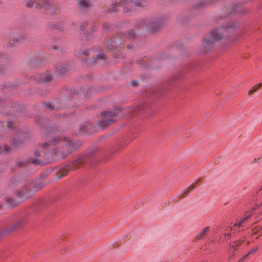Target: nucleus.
Masks as SVG:
<instances>
[{"mask_svg": "<svg viewBox=\"0 0 262 262\" xmlns=\"http://www.w3.org/2000/svg\"><path fill=\"white\" fill-rule=\"evenodd\" d=\"M238 26L233 22L227 23L218 29L212 30L209 33V37L214 42L227 39L233 33Z\"/></svg>", "mask_w": 262, "mask_h": 262, "instance_id": "obj_4", "label": "nucleus"}, {"mask_svg": "<svg viewBox=\"0 0 262 262\" xmlns=\"http://www.w3.org/2000/svg\"><path fill=\"white\" fill-rule=\"evenodd\" d=\"M80 145L79 142H74L63 135L55 136L49 142L42 144V147L45 149L49 148L50 146H56V148H51L43 154L40 150H36L34 152L36 158H30L27 162L36 165L53 163L68 157Z\"/></svg>", "mask_w": 262, "mask_h": 262, "instance_id": "obj_1", "label": "nucleus"}, {"mask_svg": "<svg viewBox=\"0 0 262 262\" xmlns=\"http://www.w3.org/2000/svg\"><path fill=\"white\" fill-rule=\"evenodd\" d=\"M0 167H1V168H2V170H0V172H2V171H3L4 170V169H5V168H4V166L3 165H1H1H0Z\"/></svg>", "mask_w": 262, "mask_h": 262, "instance_id": "obj_44", "label": "nucleus"}, {"mask_svg": "<svg viewBox=\"0 0 262 262\" xmlns=\"http://www.w3.org/2000/svg\"><path fill=\"white\" fill-rule=\"evenodd\" d=\"M146 3V0H115L107 11L111 13L121 9L123 13H131L136 11L137 7H143Z\"/></svg>", "mask_w": 262, "mask_h": 262, "instance_id": "obj_3", "label": "nucleus"}, {"mask_svg": "<svg viewBox=\"0 0 262 262\" xmlns=\"http://www.w3.org/2000/svg\"><path fill=\"white\" fill-rule=\"evenodd\" d=\"M24 162L23 161H19L17 162V166L21 167V166H24Z\"/></svg>", "mask_w": 262, "mask_h": 262, "instance_id": "obj_40", "label": "nucleus"}, {"mask_svg": "<svg viewBox=\"0 0 262 262\" xmlns=\"http://www.w3.org/2000/svg\"><path fill=\"white\" fill-rule=\"evenodd\" d=\"M5 201L11 207H13L16 204L15 201L13 199L0 197V208L3 206Z\"/></svg>", "mask_w": 262, "mask_h": 262, "instance_id": "obj_14", "label": "nucleus"}, {"mask_svg": "<svg viewBox=\"0 0 262 262\" xmlns=\"http://www.w3.org/2000/svg\"><path fill=\"white\" fill-rule=\"evenodd\" d=\"M261 84H262L261 83H259L258 84H256L254 86H253L251 88V89L249 91V94H250L255 92L257 91V90H258L260 88V86L261 85Z\"/></svg>", "mask_w": 262, "mask_h": 262, "instance_id": "obj_25", "label": "nucleus"}, {"mask_svg": "<svg viewBox=\"0 0 262 262\" xmlns=\"http://www.w3.org/2000/svg\"><path fill=\"white\" fill-rule=\"evenodd\" d=\"M67 67L66 65H59L56 67V71L58 74H61L64 73L67 71Z\"/></svg>", "mask_w": 262, "mask_h": 262, "instance_id": "obj_19", "label": "nucleus"}, {"mask_svg": "<svg viewBox=\"0 0 262 262\" xmlns=\"http://www.w3.org/2000/svg\"><path fill=\"white\" fill-rule=\"evenodd\" d=\"M13 186L20 185L16 191L18 197L23 199H28L31 197L34 193L41 189L43 185L32 180H23L19 176H15L11 180Z\"/></svg>", "mask_w": 262, "mask_h": 262, "instance_id": "obj_2", "label": "nucleus"}, {"mask_svg": "<svg viewBox=\"0 0 262 262\" xmlns=\"http://www.w3.org/2000/svg\"><path fill=\"white\" fill-rule=\"evenodd\" d=\"M26 36L23 34H19L15 35L13 38L10 39L8 45L10 47H14L22 42L26 39Z\"/></svg>", "mask_w": 262, "mask_h": 262, "instance_id": "obj_11", "label": "nucleus"}, {"mask_svg": "<svg viewBox=\"0 0 262 262\" xmlns=\"http://www.w3.org/2000/svg\"><path fill=\"white\" fill-rule=\"evenodd\" d=\"M25 137V134L21 130L17 131V135H15L12 139V145L14 147H18L23 144Z\"/></svg>", "mask_w": 262, "mask_h": 262, "instance_id": "obj_10", "label": "nucleus"}, {"mask_svg": "<svg viewBox=\"0 0 262 262\" xmlns=\"http://www.w3.org/2000/svg\"><path fill=\"white\" fill-rule=\"evenodd\" d=\"M88 23L86 22H84L82 24H81L80 26V29L82 31H84L85 30V29H86V28L88 26Z\"/></svg>", "mask_w": 262, "mask_h": 262, "instance_id": "obj_33", "label": "nucleus"}, {"mask_svg": "<svg viewBox=\"0 0 262 262\" xmlns=\"http://www.w3.org/2000/svg\"><path fill=\"white\" fill-rule=\"evenodd\" d=\"M251 214L247 215L246 217H245L242 221H241L237 224H235V226H240L246 220H247L250 216Z\"/></svg>", "mask_w": 262, "mask_h": 262, "instance_id": "obj_31", "label": "nucleus"}, {"mask_svg": "<svg viewBox=\"0 0 262 262\" xmlns=\"http://www.w3.org/2000/svg\"><path fill=\"white\" fill-rule=\"evenodd\" d=\"M250 256L249 255H248V253L244 255L242 258L239 259L237 262H243L245 260H246Z\"/></svg>", "mask_w": 262, "mask_h": 262, "instance_id": "obj_34", "label": "nucleus"}, {"mask_svg": "<svg viewBox=\"0 0 262 262\" xmlns=\"http://www.w3.org/2000/svg\"><path fill=\"white\" fill-rule=\"evenodd\" d=\"M53 79V76L49 73L46 72L41 74L39 77V81L43 82H48L51 81Z\"/></svg>", "mask_w": 262, "mask_h": 262, "instance_id": "obj_15", "label": "nucleus"}, {"mask_svg": "<svg viewBox=\"0 0 262 262\" xmlns=\"http://www.w3.org/2000/svg\"><path fill=\"white\" fill-rule=\"evenodd\" d=\"M210 231V228L206 227L196 235V238L198 240L202 239L204 236Z\"/></svg>", "mask_w": 262, "mask_h": 262, "instance_id": "obj_17", "label": "nucleus"}, {"mask_svg": "<svg viewBox=\"0 0 262 262\" xmlns=\"http://www.w3.org/2000/svg\"><path fill=\"white\" fill-rule=\"evenodd\" d=\"M230 235H231V234L230 233H225V236L226 237H228V239L230 238Z\"/></svg>", "mask_w": 262, "mask_h": 262, "instance_id": "obj_43", "label": "nucleus"}, {"mask_svg": "<svg viewBox=\"0 0 262 262\" xmlns=\"http://www.w3.org/2000/svg\"><path fill=\"white\" fill-rule=\"evenodd\" d=\"M90 54V51L84 50L82 52H79L78 53V55H84L85 56H88V55Z\"/></svg>", "mask_w": 262, "mask_h": 262, "instance_id": "obj_30", "label": "nucleus"}, {"mask_svg": "<svg viewBox=\"0 0 262 262\" xmlns=\"http://www.w3.org/2000/svg\"><path fill=\"white\" fill-rule=\"evenodd\" d=\"M86 162V160L85 156L77 158L69 164L57 171L56 174V177L58 179L61 178L66 176L70 171H74L77 169Z\"/></svg>", "mask_w": 262, "mask_h": 262, "instance_id": "obj_5", "label": "nucleus"}, {"mask_svg": "<svg viewBox=\"0 0 262 262\" xmlns=\"http://www.w3.org/2000/svg\"><path fill=\"white\" fill-rule=\"evenodd\" d=\"M87 126L86 123H82L79 127V133H88L86 132Z\"/></svg>", "mask_w": 262, "mask_h": 262, "instance_id": "obj_23", "label": "nucleus"}, {"mask_svg": "<svg viewBox=\"0 0 262 262\" xmlns=\"http://www.w3.org/2000/svg\"><path fill=\"white\" fill-rule=\"evenodd\" d=\"M92 30L93 31H95L96 29H95V27L94 26H92Z\"/></svg>", "mask_w": 262, "mask_h": 262, "instance_id": "obj_46", "label": "nucleus"}, {"mask_svg": "<svg viewBox=\"0 0 262 262\" xmlns=\"http://www.w3.org/2000/svg\"><path fill=\"white\" fill-rule=\"evenodd\" d=\"M244 242V239H243L242 240H239V241H236L234 242L232 245L231 246V248L234 249V250H236L238 247L239 245L241 244V243H243Z\"/></svg>", "mask_w": 262, "mask_h": 262, "instance_id": "obj_24", "label": "nucleus"}, {"mask_svg": "<svg viewBox=\"0 0 262 262\" xmlns=\"http://www.w3.org/2000/svg\"><path fill=\"white\" fill-rule=\"evenodd\" d=\"M258 250V247H256L254 248H253L252 250H251L248 253V255H249L250 256L254 254L255 253V252Z\"/></svg>", "mask_w": 262, "mask_h": 262, "instance_id": "obj_35", "label": "nucleus"}, {"mask_svg": "<svg viewBox=\"0 0 262 262\" xmlns=\"http://www.w3.org/2000/svg\"><path fill=\"white\" fill-rule=\"evenodd\" d=\"M7 128L9 129H11L14 127V123L11 122H8L7 123Z\"/></svg>", "mask_w": 262, "mask_h": 262, "instance_id": "obj_36", "label": "nucleus"}, {"mask_svg": "<svg viewBox=\"0 0 262 262\" xmlns=\"http://www.w3.org/2000/svg\"><path fill=\"white\" fill-rule=\"evenodd\" d=\"M256 209V207H253L252 208V210H255Z\"/></svg>", "mask_w": 262, "mask_h": 262, "instance_id": "obj_48", "label": "nucleus"}, {"mask_svg": "<svg viewBox=\"0 0 262 262\" xmlns=\"http://www.w3.org/2000/svg\"><path fill=\"white\" fill-rule=\"evenodd\" d=\"M121 111L122 110L120 111L119 108H116L114 111L103 112L98 123L99 125L104 127L110 125L116 120L115 117H117L119 112Z\"/></svg>", "mask_w": 262, "mask_h": 262, "instance_id": "obj_8", "label": "nucleus"}, {"mask_svg": "<svg viewBox=\"0 0 262 262\" xmlns=\"http://www.w3.org/2000/svg\"><path fill=\"white\" fill-rule=\"evenodd\" d=\"M11 150L10 147H7L5 145H0V154H6Z\"/></svg>", "mask_w": 262, "mask_h": 262, "instance_id": "obj_20", "label": "nucleus"}, {"mask_svg": "<svg viewBox=\"0 0 262 262\" xmlns=\"http://www.w3.org/2000/svg\"><path fill=\"white\" fill-rule=\"evenodd\" d=\"M45 105L46 107L49 108L51 110H53L55 108H56L57 110H59L61 108V107L58 106L55 107V105H52L51 103L49 102L45 103Z\"/></svg>", "mask_w": 262, "mask_h": 262, "instance_id": "obj_26", "label": "nucleus"}, {"mask_svg": "<svg viewBox=\"0 0 262 262\" xmlns=\"http://www.w3.org/2000/svg\"><path fill=\"white\" fill-rule=\"evenodd\" d=\"M111 26L107 23H104L103 25V28L104 31L110 30Z\"/></svg>", "mask_w": 262, "mask_h": 262, "instance_id": "obj_29", "label": "nucleus"}, {"mask_svg": "<svg viewBox=\"0 0 262 262\" xmlns=\"http://www.w3.org/2000/svg\"><path fill=\"white\" fill-rule=\"evenodd\" d=\"M136 33L133 30L131 32H128L127 35H123V36L124 38H131L135 36Z\"/></svg>", "mask_w": 262, "mask_h": 262, "instance_id": "obj_27", "label": "nucleus"}, {"mask_svg": "<svg viewBox=\"0 0 262 262\" xmlns=\"http://www.w3.org/2000/svg\"><path fill=\"white\" fill-rule=\"evenodd\" d=\"M26 6L28 8H31V7H37L38 4L36 3V2L35 1V0H30L29 1L26 2Z\"/></svg>", "mask_w": 262, "mask_h": 262, "instance_id": "obj_21", "label": "nucleus"}, {"mask_svg": "<svg viewBox=\"0 0 262 262\" xmlns=\"http://www.w3.org/2000/svg\"><path fill=\"white\" fill-rule=\"evenodd\" d=\"M135 234V232L134 231L132 232L131 233H130L129 234L127 235L126 238L127 239H132L133 238L132 236L133 235H134Z\"/></svg>", "mask_w": 262, "mask_h": 262, "instance_id": "obj_37", "label": "nucleus"}, {"mask_svg": "<svg viewBox=\"0 0 262 262\" xmlns=\"http://www.w3.org/2000/svg\"><path fill=\"white\" fill-rule=\"evenodd\" d=\"M214 41L211 40L209 37L205 39L202 42L201 50L203 53H206L210 50L214 46Z\"/></svg>", "mask_w": 262, "mask_h": 262, "instance_id": "obj_12", "label": "nucleus"}, {"mask_svg": "<svg viewBox=\"0 0 262 262\" xmlns=\"http://www.w3.org/2000/svg\"><path fill=\"white\" fill-rule=\"evenodd\" d=\"M78 4L82 8H86L91 7L92 0H78Z\"/></svg>", "mask_w": 262, "mask_h": 262, "instance_id": "obj_16", "label": "nucleus"}, {"mask_svg": "<svg viewBox=\"0 0 262 262\" xmlns=\"http://www.w3.org/2000/svg\"><path fill=\"white\" fill-rule=\"evenodd\" d=\"M138 109L139 108L138 107H134V108H132V107H130V108H128L125 110L124 111V114H128L129 115H134L135 114H136L137 112V111H138Z\"/></svg>", "mask_w": 262, "mask_h": 262, "instance_id": "obj_18", "label": "nucleus"}, {"mask_svg": "<svg viewBox=\"0 0 262 262\" xmlns=\"http://www.w3.org/2000/svg\"><path fill=\"white\" fill-rule=\"evenodd\" d=\"M260 160V158H255V159H254L251 161V163L252 164H255V163H256L258 162V161H259V160Z\"/></svg>", "mask_w": 262, "mask_h": 262, "instance_id": "obj_39", "label": "nucleus"}, {"mask_svg": "<svg viewBox=\"0 0 262 262\" xmlns=\"http://www.w3.org/2000/svg\"><path fill=\"white\" fill-rule=\"evenodd\" d=\"M122 37L119 36L118 38L115 37L110 40L107 41L106 46L107 48L110 50H114L115 48L121 47L122 45H123L124 39H121Z\"/></svg>", "mask_w": 262, "mask_h": 262, "instance_id": "obj_9", "label": "nucleus"}, {"mask_svg": "<svg viewBox=\"0 0 262 262\" xmlns=\"http://www.w3.org/2000/svg\"><path fill=\"white\" fill-rule=\"evenodd\" d=\"M235 11L243 13L245 11V9L244 8L239 7L238 5H236V7L233 9V12Z\"/></svg>", "mask_w": 262, "mask_h": 262, "instance_id": "obj_28", "label": "nucleus"}, {"mask_svg": "<svg viewBox=\"0 0 262 262\" xmlns=\"http://www.w3.org/2000/svg\"><path fill=\"white\" fill-rule=\"evenodd\" d=\"M127 48L128 49H131V48H132V46L128 45H127Z\"/></svg>", "mask_w": 262, "mask_h": 262, "instance_id": "obj_47", "label": "nucleus"}, {"mask_svg": "<svg viewBox=\"0 0 262 262\" xmlns=\"http://www.w3.org/2000/svg\"><path fill=\"white\" fill-rule=\"evenodd\" d=\"M130 83L134 86H136L138 85V82L136 81H131Z\"/></svg>", "mask_w": 262, "mask_h": 262, "instance_id": "obj_41", "label": "nucleus"}, {"mask_svg": "<svg viewBox=\"0 0 262 262\" xmlns=\"http://www.w3.org/2000/svg\"><path fill=\"white\" fill-rule=\"evenodd\" d=\"M5 125H1V123H0V132H3L4 130V126Z\"/></svg>", "mask_w": 262, "mask_h": 262, "instance_id": "obj_42", "label": "nucleus"}, {"mask_svg": "<svg viewBox=\"0 0 262 262\" xmlns=\"http://www.w3.org/2000/svg\"><path fill=\"white\" fill-rule=\"evenodd\" d=\"M2 100H0V102H1Z\"/></svg>", "mask_w": 262, "mask_h": 262, "instance_id": "obj_50", "label": "nucleus"}, {"mask_svg": "<svg viewBox=\"0 0 262 262\" xmlns=\"http://www.w3.org/2000/svg\"><path fill=\"white\" fill-rule=\"evenodd\" d=\"M52 48L54 50H55L58 48V47H57L56 45H54V46H52Z\"/></svg>", "mask_w": 262, "mask_h": 262, "instance_id": "obj_45", "label": "nucleus"}, {"mask_svg": "<svg viewBox=\"0 0 262 262\" xmlns=\"http://www.w3.org/2000/svg\"><path fill=\"white\" fill-rule=\"evenodd\" d=\"M260 214H262V211L261 212Z\"/></svg>", "mask_w": 262, "mask_h": 262, "instance_id": "obj_49", "label": "nucleus"}, {"mask_svg": "<svg viewBox=\"0 0 262 262\" xmlns=\"http://www.w3.org/2000/svg\"><path fill=\"white\" fill-rule=\"evenodd\" d=\"M200 182L201 180L198 179L194 183L192 184L189 187H188L185 190H184V192L181 195V199H183L186 197L191 191H192L194 189H195L196 187V185Z\"/></svg>", "mask_w": 262, "mask_h": 262, "instance_id": "obj_13", "label": "nucleus"}, {"mask_svg": "<svg viewBox=\"0 0 262 262\" xmlns=\"http://www.w3.org/2000/svg\"><path fill=\"white\" fill-rule=\"evenodd\" d=\"M163 17L145 18L141 23V26L150 31H157L164 24Z\"/></svg>", "mask_w": 262, "mask_h": 262, "instance_id": "obj_7", "label": "nucleus"}, {"mask_svg": "<svg viewBox=\"0 0 262 262\" xmlns=\"http://www.w3.org/2000/svg\"><path fill=\"white\" fill-rule=\"evenodd\" d=\"M27 222V218L21 217L17 220L12 224L2 229H0V238L10 235L16 231L21 229L25 227Z\"/></svg>", "mask_w": 262, "mask_h": 262, "instance_id": "obj_6", "label": "nucleus"}, {"mask_svg": "<svg viewBox=\"0 0 262 262\" xmlns=\"http://www.w3.org/2000/svg\"><path fill=\"white\" fill-rule=\"evenodd\" d=\"M106 58V56L105 54L102 53H99L97 54L96 58H94V62L98 63L99 60H104Z\"/></svg>", "mask_w": 262, "mask_h": 262, "instance_id": "obj_22", "label": "nucleus"}, {"mask_svg": "<svg viewBox=\"0 0 262 262\" xmlns=\"http://www.w3.org/2000/svg\"><path fill=\"white\" fill-rule=\"evenodd\" d=\"M43 2L42 3V5L40 6H46L47 4H50V0H42Z\"/></svg>", "mask_w": 262, "mask_h": 262, "instance_id": "obj_38", "label": "nucleus"}, {"mask_svg": "<svg viewBox=\"0 0 262 262\" xmlns=\"http://www.w3.org/2000/svg\"><path fill=\"white\" fill-rule=\"evenodd\" d=\"M260 230H262V226H258L254 228L253 230V234H256L257 232Z\"/></svg>", "mask_w": 262, "mask_h": 262, "instance_id": "obj_32", "label": "nucleus"}]
</instances>
